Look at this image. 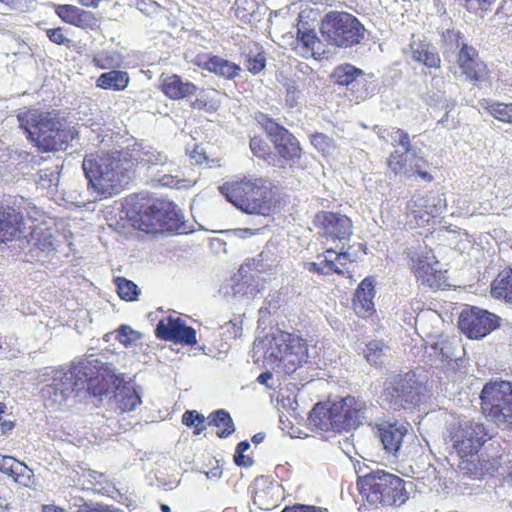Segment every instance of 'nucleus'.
Segmentation results:
<instances>
[{
	"instance_id": "1",
	"label": "nucleus",
	"mask_w": 512,
	"mask_h": 512,
	"mask_svg": "<svg viewBox=\"0 0 512 512\" xmlns=\"http://www.w3.org/2000/svg\"><path fill=\"white\" fill-rule=\"evenodd\" d=\"M137 167L128 151H96L85 155L82 168L88 189L100 200L120 194Z\"/></svg>"
},
{
	"instance_id": "2",
	"label": "nucleus",
	"mask_w": 512,
	"mask_h": 512,
	"mask_svg": "<svg viewBox=\"0 0 512 512\" xmlns=\"http://www.w3.org/2000/svg\"><path fill=\"white\" fill-rule=\"evenodd\" d=\"M130 226L146 234L180 232L185 229L184 216L172 201L159 198H131L126 206Z\"/></svg>"
},
{
	"instance_id": "3",
	"label": "nucleus",
	"mask_w": 512,
	"mask_h": 512,
	"mask_svg": "<svg viewBox=\"0 0 512 512\" xmlns=\"http://www.w3.org/2000/svg\"><path fill=\"white\" fill-rule=\"evenodd\" d=\"M108 370L100 360H84L70 371V377L57 380L42 389L44 397L60 394L61 401L66 400L72 392L86 390L93 396H103L108 393Z\"/></svg>"
},
{
	"instance_id": "4",
	"label": "nucleus",
	"mask_w": 512,
	"mask_h": 512,
	"mask_svg": "<svg viewBox=\"0 0 512 512\" xmlns=\"http://www.w3.org/2000/svg\"><path fill=\"white\" fill-rule=\"evenodd\" d=\"M18 120L42 152L65 150L73 139L65 118L56 113L26 111L18 115Z\"/></svg>"
},
{
	"instance_id": "5",
	"label": "nucleus",
	"mask_w": 512,
	"mask_h": 512,
	"mask_svg": "<svg viewBox=\"0 0 512 512\" xmlns=\"http://www.w3.org/2000/svg\"><path fill=\"white\" fill-rule=\"evenodd\" d=\"M365 407L363 401L349 395L332 404L317 403L309 419L320 430L341 433L360 424Z\"/></svg>"
},
{
	"instance_id": "6",
	"label": "nucleus",
	"mask_w": 512,
	"mask_h": 512,
	"mask_svg": "<svg viewBox=\"0 0 512 512\" xmlns=\"http://www.w3.org/2000/svg\"><path fill=\"white\" fill-rule=\"evenodd\" d=\"M356 484L362 500L371 506H400L408 499L405 481L383 470L358 477Z\"/></svg>"
},
{
	"instance_id": "7",
	"label": "nucleus",
	"mask_w": 512,
	"mask_h": 512,
	"mask_svg": "<svg viewBox=\"0 0 512 512\" xmlns=\"http://www.w3.org/2000/svg\"><path fill=\"white\" fill-rule=\"evenodd\" d=\"M219 191L243 212L264 215L269 209L268 191L262 178L243 177L230 180L223 183Z\"/></svg>"
},
{
	"instance_id": "8",
	"label": "nucleus",
	"mask_w": 512,
	"mask_h": 512,
	"mask_svg": "<svg viewBox=\"0 0 512 512\" xmlns=\"http://www.w3.org/2000/svg\"><path fill=\"white\" fill-rule=\"evenodd\" d=\"M255 120L273 145L274 155L277 158L276 167L284 168L286 165L293 167L301 161L304 154L303 147L290 130L261 112L256 114Z\"/></svg>"
},
{
	"instance_id": "9",
	"label": "nucleus",
	"mask_w": 512,
	"mask_h": 512,
	"mask_svg": "<svg viewBox=\"0 0 512 512\" xmlns=\"http://www.w3.org/2000/svg\"><path fill=\"white\" fill-rule=\"evenodd\" d=\"M482 413L497 425L512 430V382L490 380L480 393Z\"/></svg>"
},
{
	"instance_id": "10",
	"label": "nucleus",
	"mask_w": 512,
	"mask_h": 512,
	"mask_svg": "<svg viewBox=\"0 0 512 512\" xmlns=\"http://www.w3.org/2000/svg\"><path fill=\"white\" fill-rule=\"evenodd\" d=\"M320 30L330 43L344 48L359 44L365 32L364 26L355 16L339 11L327 13Z\"/></svg>"
},
{
	"instance_id": "11",
	"label": "nucleus",
	"mask_w": 512,
	"mask_h": 512,
	"mask_svg": "<svg viewBox=\"0 0 512 512\" xmlns=\"http://www.w3.org/2000/svg\"><path fill=\"white\" fill-rule=\"evenodd\" d=\"M424 387L417 380L398 375L384 389V400L394 411L415 410L422 402Z\"/></svg>"
},
{
	"instance_id": "12",
	"label": "nucleus",
	"mask_w": 512,
	"mask_h": 512,
	"mask_svg": "<svg viewBox=\"0 0 512 512\" xmlns=\"http://www.w3.org/2000/svg\"><path fill=\"white\" fill-rule=\"evenodd\" d=\"M183 425L193 428L194 435H200L207 428H211L215 435L221 439L228 438L235 432V424L231 415L224 409H218L204 417L196 410H187L182 415Z\"/></svg>"
},
{
	"instance_id": "13",
	"label": "nucleus",
	"mask_w": 512,
	"mask_h": 512,
	"mask_svg": "<svg viewBox=\"0 0 512 512\" xmlns=\"http://www.w3.org/2000/svg\"><path fill=\"white\" fill-rule=\"evenodd\" d=\"M499 317L487 310L470 306L459 316V328L470 339H480L499 326Z\"/></svg>"
},
{
	"instance_id": "14",
	"label": "nucleus",
	"mask_w": 512,
	"mask_h": 512,
	"mask_svg": "<svg viewBox=\"0 0 512 512\" xmlns=\"http://www.w3.org/2000/svg\"><path fill=\"white\" fill-rule=\"evenodd\" d=\"M276 346L280 363L286 373H292L300 367L307 358L306 341L293 333L281 331L276 337Z\"/></svg>"
},
{
	"instance_id": "15",
	"label": "nucleus",
	"mask_w": 512,
	"mask_h": 512,
	"mask_svg": "<svg viewBox=\"0 0 512 512\" xmlns=\"http://www.w3.org/2000/svg\"><path fill=\"white\" fill-rule=\"evenodd\" d=\"M314 226L319 235L328 241L349 240L353 233L352 220L341 213L321 210L315 214Z\"/></svg>"
},
{
	"instance_id": "16",
	"label": "nucleus",
	"mask_w": 512,
	"mask_h": 512,
	"mask_svg": "<svg viewBox=\"0 0 512 512\" xmlns=\"http://www.w3.org/2000/svg\"><path fill=\"white\" fill-rule=\"evenodd\" d=\"M363 76V70L349 63L338 65L331 73V79L335 84L351 85L350 99L356 103L366 100L371 94L368 82Z\"/></svg>"
},
{
	"instance_id": "17",
	"label": "nucleus",
	"mask_w": 512,
	"mask_h": 512,
	"mask_svg": "<svg viewBox=\"0 0 512 512\" xmlns=\"http://www.w3.org/2000/svg\"><path fill=\"white\" fill-rule=\"evenodd\" d=\"M155 335L160 340L176 344L194 346L197 343L196 330L187 326L181 318L171 315L162 318L158 322Z\"/></svg>"
},
{
	"instance_id": "18",
	"label": "nucleus",
	"mask_w": 512,
	"mask_h": 512,
	"mask_svg": "<svg viewBox=\"0 0 512 512\" xmlns=\"http://www.w3.org/2000/svg\"><path fill=\"white\" fill-rule=\"evenodd\" d=\"M457 64L466 78L473 83L487 82L490 79L487 64L480 59L478 51L473 46L461 44Z\"/></svg>"
},
{
	"instance_id": "19",
	"label": "nucleus",
	"mask_w": 512,
	"mask_h": 512,
	"mask_svg": "<svg viewBox=\"0 0 512 512\" xmlns=\"http://www.w3.org/2000/svg\"><path fill=\"white\" fill-rule=\"evenodd\" d=\"M491 438L484 424L473 421L459 425L452 434L455 448H482Z\"/></svg>"
},
{
	"instance_id": "20",
	"label": "nucleus",
	"mask_w": 512,
	"mask_h": 512,
	"mask_svg": "<svg viewBox=\"0 0 512 512\" xmlns=\"http://www.w3.org/2000/svg\"><path fill=\"white\" fill-rule=\"evenodd\" d=\"M25 230L23 213L9 205H0V243L20 239Z\"/></svg>"
},
{
	"instance_id": "21",
	"label": "nucleus",
	"mask_w": 512,
	"mask_h": 512,
	"mask_svg": "<svg viewBox=\"0 0 512 512\" xmlns=\"http://www.w3.org/2000/svg\"><path fill=\"white\" fill-rule=\"evenodd\" d=\"M480 450H457L460 457L459 468L474 479H482L497 469L495 460L484 459Z\"/></svg>"
},
{
	"instance_id": "22",
	"label": "nucleus",
	"mask_w": 512,
	"mask_h": 512,
	"mask_svg": "<svg viewBox=\"0 0 512 512\" xmlns=\"http://www.w3.org/2000/svg\"><path fill=\"white\" fill-rule=\"evenodd\" d=\"M194 64L227 80L236 78L241 72V67L238 64L209 53L198 54L194 59Z\"/></svg>"
},
{
	"instance_id": "23",
	"label": "nucleus",
	"mask_w": 512,
	"mask_h": 512,
	"mask_svg": "<svg viewBox=\"0 0 512 512\" xmlns=\"http://www.w3.org/2000/svg\"><path fill=\"white\" fill-rule=\"evenodd\" d=\"M55 13L63 22L84 30L94 29L98 23V19L93 12L71 4L57 5Z\"/></svg>"
},
{
	"instance_id": "24",
	"label": "nucleus",
	"mask_w": 512,
	"mask_h": 512,
	"mask_svg": "<svg viewBox=\"0 0 512 512\" xmlns=\"http://www.w3.org/2000/svg\"><path fill=\"white\" fill-rule=\"evenodd\" d=\"M322 256H324L325 258L321 262H309L307 264V269L309 272L323 276H328L332 274L344 276V270L337 266L336 261H352L350 259V253L348 251H345L343 247L340 249L339 252H336L333 248H328L323 252ZM317 257L320 258L321 254H319Z\"/></svg>"
},
{
	"instance_id": "25",
	"label": "nucleus",
	"mask_w": 512,
	"mask_h": 512,
	"mask_svg": "<svg viewBox=\"0 0 512 512\" xmlns=\"http://www.w3.org/2000/svg\"><path fill=\"white\" fill-rule=\"evenodd\" d=\"M375 278L365 277L355 290L352 301L355 313L360 317L370 316L374 312Z\"/></svg>"
},
{
	"instance_id": "26",
	"label": "nucleus",
	"mask_w": 512,
	"mask_h": 512,
	"mask_svg": "<svg viewBox=\"0 0 512 512\" xmlns=\"http://www.w3.org/2000/svg\"><path fill=\"white\" fill-rule=\"evenodd\" d=\"M438 261L429 262L425 257H419L414 261L412 271L418 282L430 288H440L445 285L446 277L443 271L436 268Z\"/></svg>"
},
{
	"instance_id": "27",
	"label": "nucleus",
	"mask_w": 512,
	"mask_h": 512,
	"mask_svg": "<svg viewBox=\"0 0 512 512\" xmlns=\"http://www.w3.org/2000/svg\"><path fill=\"white\" fill-rule=\"evenodd\" d=\"M278 485L267 476L255 478L252 486L253 503L261 510H270L276 506Z\"/></svg>"
},
{
	"instance_id": "28",
	"label": "nucleus",
	"mask_w": 512,
	"mask_h": 512,
	"mask_svg": "<svg viewBox=\"0 0 512 512\" xmlns=\"http://www.w3.org/2000/svg\"><path fill=\"white\" fill-rule=\"evenodd\" d=\"M0 471L23 487H31L34 483L33 470L12 456L0 454Z\"/></svg>"
},
{
	"instance_id": "29",
	"label": "nucleus",
	"mask_w": 512,
	"mask_h": 512,
	"mask_svg": "<svg viewBox=\"0 0 512 512\" xmlns=\"http://www.w3.org/2000/svg\"><path fill=\"white\" fill-rule=\"evenodd\" d=\"M160 89L171 100H180L197 93L198 87L190 81H182L177 74L161 76Z\"/></svg>"
},
{
	"instance_id": "30",
	"label": "nucleus",
	"mask_w": 512,
	"mask_h": 512,
	"mask_svg": "<svg viewBox=\"0 0 512 512\" xmlns=\"http://www.w3.org/2000/svg\"><path fill=\"white\" fill-rule=\"evenodd\" d=\"M424 196L413 197L408 203L407 217L417 227H425L434 218V208L427 204Z\"/></svg>"
},
{
	"instance_id": "31",
	"label": "nucleus",
	"mask_w": 512,
	"mask_h": 512,
	"mask_svg": "<svg viewBox=\"0 0 512 512\" xmlns=\"http://www.w3.org/2000/svg\"><path fill=\"white\" fill-rule=\"evenodd\" d=\"M410 47L414 61L430 69H439L441 67L440 55L432 44L425 41H418L413 42Z\"/></svg>"
},
{
	"instance_id": "32",
	"label": "nucleus",
	"mask_w": 512,
	"mask_h": 512,
	"mask_svg": "<svg viewBox=\"0 0 512 512\" xmlns=\"http://www.w3.org/2000/svg\"><path fill=\"white\" fill-rule=\"evenodd\" d=\"M407 433V427L397 422H387L377 426V435L383 444V448H400Z\"/></svg>"
},
{
	"instance_id": "33",
	"label": "nucleus",
	"mask_w": 512,
	"mask_h": 512,
	"mask_svg": "<svg viewBox=\"0 0 512 512\" xmlns=\"http://www.w3.org/2000/svg\"><path fill=\"white\" fill-rule=\"evenodd\" d=\"M491 296L512 304V267L498 273L490 286Z\"/></svg>"
},
{
	"instance_id": "34",
	"label": "nucleus",
	"mask_w": 512,
	"mask_h": 512,
	"mask_svg": "<svg viewBox=\"0 0 512 512\" xmlns=\"http://www.w3.org/2000/svg\"><path fill=\"white\" fill-rule=\"evenodd\" d=\"M115 399L118 408L122 412L133 411L137 406L141 405L142 403L139 392L130 382H124L122 385L117 386Z\"/></svg>"
},
{
	"instance_id": "35",
	"label": "nucleus",
	"mask_w": 512,
	"mask_h": 512,
	"mask_svg": "<svg viewBox=\"0 0 512 512\" xmlns=\"http://www.w3.org/2000/svg\"><path fill=\"white\" fill-rule=\"evenodd\" d=\"M129 83V74L126 71L116 69L104 72L96 79V87L103 90L123 91Z\"/></svg>"
},
{
	"instance_id": "36",
	"label": "nucleus",
	"mask_w": 512,
	"mask_h": 512,
	"mask_svg": "<svg viewBox=\"0 0 512 512\" xmlns=\"http://www.w3.org/2000/svg\"><path fill=\"white\" fill-rule=\"evenodd\" d=\"M405 177L408 179H420L427 183H431L434 180L430 162L416 153H413L410 157Z\"/></svg>"
},
{
	"instance_id": "37",
	"label": "nucleus",
	"mask_w": 512,
	"mask_h": 512,
	"mask_svg": "<svg viewBox=\"0 0 512 512\" xmlns=\"http://www.w3.org/2000/svg\"><path fill=\"white\" fill-rule=\"evenodd\" d=\"M480 106L494 119L512 124V103H502L489 99L479 101Z\"/></svg>"
},
{
	"instance_id": "38",
	"label": "nucleus",
	"mask_w": 512,
	"mask_h": 512,
	"mask_svg": "<svg viewBox=\"0 0 512 512\" xmlns=\"http://www.w3.org/2000/svg\"><path fill=\"white\" fill-rule=\"evenodd\" d=\"M249 146L255 157L262 159L268 165L277 166V158L274 155V151H272L271 146L264 138L261 136L252 137Z\"/></svg>"
},
{
	"instance_id": "39",
	"label": "nucleus",
	"mask_w": 512,
	"mask_h": 512,
	"mask_svg": "<svg viewBox=\"0 0 512 512\" xmlns=\"http://www.w3.org/2000/svg\"><path fill=\"white\" fill-rule=\"evenodd\" d=\"M408 153L409 152H406L405 150L404 152L394 150L389 154L386 161L387 167L395 176L406 175L410 160Z\"/></svg>"
},
{
	"instance_id": "40",
	"label": "nucleus",
	"mask_w": 512,
	"mask_h": 512,
	"mask_svg": "<svg viewBox=\"0 0 512 512\" xmlns=\"http://www.w3.org/2000/svg\"><path fill=\"white\" fill-rule=\"evenodd\" d=\"M117 293L122 300L135 301L140 293L138 286L131 280L124 277L115 279Z\"/></svg>"
},
{
	"instance_id": "41",
	"label": "nucleus",
	"mask_w": 512,
	"mask_h": 512,
	"mask_svg": "<svg viewBox=\"0 0 512 512\" xmlns=\"http://www.w3.org/2000/svg\"><path fill=\"white\" fill-rule=\"evenodd\" d=\"M383 349L384 343L382 341H370L364 350L365 359L373 365L382 363Z\"/></svg>"
},
{
	"instance_id": "42",
	"label": "nucleus",
	"mask_w": 512,
	"mask_h": 512,
	"mask_svg": "<svg viewBox=\"0 0 512 512\" xmlns=\"http://www.w3.org/2000/svg\"><path fill=\"white\" fill-rule=\"evenodd\" d=\"M387 136L391 138L393 141V145H399L404 148L406 152H410L411 150V142L409 134L403 131L400 128H391L390 130H386Z\"/></svg>"
},
{
	"instance_id": "43",
	"label": "nucleus",
	"mask_w": 512,
	"mask_h": 512,
	"mask_svg": "<svg viewBox=\"0 0 512 512\" xmlns=\"http://www.w3.org/2000/svg\"><path fill=\"white\" fill-rule=\"evenodd\" d=\"M297 41L302 45L304 53H313L315 45L319 42L317 35L312 30L299 31Z\"/></svg>"
},
{
	"instance_id": "44",
	"label": "nucleus",
	"mask_w": 512,
	"mask_h": 512,
	"mask_svg": "<svg viewBox=\"0 0 512 512\" xmlns=\"http://www.w3.org/2000/svg\"><path fill=\"white\" fill-rule=\"evenodd\" d=\"M189 157L192 163L195 165H208L211 167L215 162L213 159L209 158L205 148L200 144H196L194 146V148L189 153Z\"/></svg>"
},
{
	"instance_id": "45",
	"label": "nucleus",
	"mask_w": 512,
	"mask_h": 512,
	"mask_svg": "<svg viewBox=\"0 0 512 512\" xmlns=\"http://www.w3.org/2000/svg\"><path fill=\"white\" fill-rule=\"evenodd\" d=\"M93 65L101 70L111 69L115 66L114 55L108 51H102L92 58Z\"/></svg>"
},
{
	"instance_id": "46",
	"label": "nucleus",
	"mask_w": 512,
	"mask_h": 512,
	"mask_svg": "<svg viewBox=\"0 0 512 512\" xmlns=\"http://www.w3.org/2000/svg\"><path fill=\"white\" fill-rule=\"evenodd\" d=\"M48 39L56 45H64L66 47L72 46V41L64 35V28H49L46 30Z\"/></svg>"
},
{
	"instance_id": "47",
	"label": "nucleus",
	"mask_w": 512,
	"mask_h": 512,
	"mask_svg": "<svg viewBox=\"0 0 512 512\" xmlns=\"http://www.w3.org/2000/svg\"><path fill=\"white\" fill-rule=\"evenodd\" d=\"M265 65H266L265 55L263 53H257L255 55V57L248 58L246 67L249 72H251L253 74H257L265 68Z\"/></svg>"
},
{
	"instance_id": "48",
	"label": "nucleus",
	"mask_w": 512,
	"mask_h": 512,
	"mask_svg": "<svg viewBox=\"0 0 512 512\" xmlns=\"http://www.w3.org/2000/svg\"><path fill=\"white\" fill-rule=\"evenodd\" d=\"M443 39L447 45L461 47L462 34L454 29H447L443 33Z\"/></svg>"
},
{
	"instance_id": "49",
	"label": "nucleus",
	"mask_w": 512,
	"mask_h": 512,
	"mask_svg": "<svg viewBox=\"0 0 512 512\" xmlns=\"http://www.w3.org/2000/svg\"><path fill=\"white\" fill-rule=\"evenodd\" d=\"M246 450H236L233 459L234 463L239 467H250L253 465L254 460L250 455H245Z\"/></svg>"
},
{
	"instance_id": "50",
	"label": "nucleus",
	"mask_w": 512,
	"mask_h": 512,
	"mask_svg": "<svg viewBox=\"0 0 512 512\" xmlns=\"http://www.w3.org/2000/svg\"><path fill=\"white\" fill-rule=\"evenodd\" d=\"M299 91L294 86L286 88L285 102L290 108H294L298 104Z\"/></svg>"
},
{
	"instance_id": "51",
	"label": "nucleus",
	"mask_w": 512,
	"mask_h": 512,
	"mask_svg": "<svg viewBox=\"0 0 512 512\" xmlns=\"http://www.w3.org/2000/svg\"><path fill=\"white\" fill-rule=\"evenodd\" d=\"M78 512H124V511L114 508V507H111V506H99V507L83 506L78 510Z\"/></svg>"
},
{
	"instance_id": "52",
	"label": "nucleus",
	"mask_w": 512,
	"mask_h": 512,
	"mask_svg": "<svg viewBox=\"0 0 512 512\" xmlns=\"http://www.w3.org/2000/svg\"><path fill=\"white\" fill-rule=\"evenodd\" d=\"M465 7L469 11H477L482 8L483 5L488 4L491 0H464Z\"/></svg>"
},
{
	"instance_id": "53",
	"label": "nucleus",
	"mask_w": 512,
	"mask_h": 512,
	"mask_svg": "<svg viewBox=\"0 0 512 512\" xmlns=\"http://www.w3.org/2000/svg\"><path fill=\"white\" fill-rule=\"evenodd\" d=\"M296 509L298 512H328L327 508L306 504H297Z\"/></svg>"
},
{
	"instance_id": "54",
	"label": "nucleus",
	"mask_w": 512,
	"mask_h": 512,
	"mask_svg": "<svg viewBox=\"0 0 512 512\" xmlns=\"http://www.w3.org/2000/svg\"><path fill=\"white\" fill-rule=\"evenodd\" d=\"M133 334L134 331L129 329L128 327L122 326L119 330L118 339L121 343H123L125 346L129 345L132 341V339L127 338V334Z\"/></svg>"
},
{
	"instance_id": "55",
	"label": "nucleus",
	"mask_w": 512,
	"mask_h": 512,
	"mask_svg": "<svg viewBox=\"0 0 512 512\" xmlns=\"http://www.w3.org/2000/svg\"><path fill=\"white\" fill-rule=\"evenodd\" d=\"M42 512H68L66 509L54 504L42 505Z\"/></svg>"
},
{
	"instance_id": "56",
	"label": "nucleus",
	"mask_w": 512,
	"mask_h": 512,
	"mask_svg": "<svg viewBox=\"0 0 512 512\" xmlns=\"http://www.w3.org/2000/svg\"><path fill=\"white\" fill-rule=\"evenodd\" d=\"M272 378V373L269 372V371H266V372H263L261 373L258 377H257V381L260 383V384H263L267 387H270L268 385V382L269 380Z\"/></svg>"
},
{
	"instance_id": "57",
	"label": "nucleus",
	"mask_w": 512,
	"mask_h": 512,
	"mask_svg": "<svg viewBox=\"0 0 512 512\" xmlns=\"http://www.w3.org/2000/svg\"><path fill=\"white\" fill-rule=\"evenodd\" d=\"M0 425H1L2 433H8L15 427L14 421H11V420H8V421L1 420Z\"/></svg>"
},
{
	"instance_id": "58",
	"label": "nucleus",
	"mask_w": 512,
	"mask_h": 512,
	"mask_svg": "<svg viewBox=\"0 0 512 512\" xmlns=\"http://www.w3.org/2000/svg\"><path fill=\"white\" fill-rule=\"evenodd\" d=\"M327 140V137L321 133H316L312 136V144L314 146H318L319 144H321L322 142H326Z\"/></svg>"
},
{
	"instance_id": "59",
	"label": "nucleus",
	"mask_w": 512,
	"mask_h": 512,
	"mask_svg": "<svg viewBox=\"0 0 512 512\" xmlns=\"http://www.w3.org/2000/svg\"><path fill=\"white\" fill-rule=\"evenodd\" d=\"M80 5L84 7H93L96 8L101 0H76Z\"/></svg>"
},
{
	"instance_id": "60",
	"label": "nucleus",
	"mask_w": 512,
	"mask_h": 512,
	"mask_svg": "<svg viewBox=\"0 0 512 512\" xmlns=\"http://www.w3.org/2000/svg\"><path fill=\"white\" fill-rule=\"evenodd\" d=\"M266 435L265 433L263 432H259L257 434H255L253 437H252V442L255 444V445H258L260 443L263 442V440L265 439Z\"/></svg>"
},
{
	"instance_id": "61",
	"label": "nucleus",
	"mask_w": 512,
	"mask_h": 512,
	"mask_svg": "<svg viewBox=\"0 0 512 512\" xmlns=\"http://www.w3.org/2000/svg\"><path fill=\"white\" fill-rule=\"evenodd\" d=\"M235 448H250V443L248 440L240 441Z\"/></svg>"
},
{
	"instance_id": "62",
	"label": "nucleus",
	"mask_w": 512,
	"mask_h": 512,
	"mask_svg": "<svg viewBox=\"0 0 512 512\" xmlns=\"http://www.w3.org/2000/svg\"><path fill=\"white\" fill-rule=\"evenodd\" d=\"M297 504H294L292 506H286L281 512H298Z\"/></svg>"
},
{
	"instance_id": "63",
	"label": "nucleus",
	"mask_w": 512,
	"mask_h": 512,
	"mask_svg": "<svg viewBox=\"0 0 512 512\" xmlns=\"http://www.w3.org/2000/svg\"><path fill=\"white\" fill-rule=\"evenodd\" d=\"M192 107L195 109H202L203 107H205V103H203L202 101L196 100L195 102H193Z\"/></svg>"
},
{
	"instance_id": "64",
	"label": "nucleus",
	"mask_w": 512,
	"mask_h": 512,
	"mask_svg": "<svg viewBox=\"0 0 512 512\" xmlns=\"http://www.w3.org/2000/svg\"><path fill=\"white\" fill-rule=\"evenodd\" d=\"M160 509L162 512H171V509L167 504H161Z\"/></svg>"
}]
</instances>
